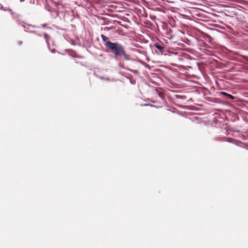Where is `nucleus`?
<instances>
[{"label": "nucleus", "instance_id": "1", "mask_svg": "<svg viewBox=\"0 0 248 248\" xmlns=\"http://www.w3.org/2000/svg\"><path fill=\"white\" fill-rule=\"evenodd\" d=\"M107 48L113 53L115 58L123 56L126 61L130 60L129 55L127 54L124 46L118 43H111L108 44Z\"/></svg>", "mask_w": 248, "mask_h": 248}, {"label": "nucleus", "instance_id": "2", "mask_svg": "<svg viewBox=\"0 0 248 248\" xmlns=\"http://www.w3.org/2000/svg\"><path fill=\"white\" fill-rule=\"evenodd\" d=\"M154 46L157 49V52L161 54H163L166 52L165 45L162 43L156 42Z\"/></svg>", "mask_w": 248, "mask_h": 248}, {"label": "nucleus", "instance_id": "3", "mask_svg": "<svg viewBox=\"0 0 248 248\" xmlns=\"http://www.w3.org/2000/svg\"><path fill=\"white\" fill-rule=\"evenodd\" d=\"M101 37L103 41L104 42L105 46L106 47V48H107L109 46L108 44H109V43H111L112 42L109 40V39L108 37L103 34L101 35Z\"/></svg>", "mask_w": 248, "mask_h": 248}, {"label": "nucleus", "instance_id": "4", "mask_svg": "<svg viewBox=\"0 0 248 248\" xmlns=\"http://www.w3.org/2000/svg\"><path fill=\"white\" fill-rule=\"evenodd\" d=\"M220 93L225 96H226L228 98L230 99H234V96H232V95L230 94H229L226 92H220Z\"/></svg>", "mask_w": 248, "mask_h": 248}, {"label": "nucleus", "instance_id": "5", "mask_svg": "<svg viewBox=\"0 0 248 248\" xmlns=\"http://www.w3.org/2000/svg\"><path fill=\"white\" fill-rule=\"evenodd\" d=\"M172 31L171 30H170L169 31H167L166 32V35H168L170 39L172 38V35L171 34Z\"/></svg>", "mask_w": 248, "mask_h": 248}, {"label": "nucleus", "instance_id": "6", "mask_svg": "<svg viewBox=\"0 0 248 248\" xmlns=\"http://www.w3.org/2000/svg\"><path fill=\"white\" fill-rule=\"evenodd\" d=\"M158 96L161 97V98H163L164 97V94L162 93L161 92H158Z\"/></svg>", "mask_w": 248, "mask_h": 248}, {"label": "nucleus", "instance_id": "7", "mask_svg": "<svg viewBox=\"0 0 248 248\" xmlns=\"http://www.w3.org/2000/svg\"><path fill=\"white\" fill-rule=\"evenodd\" d=\"M44 37L46 40L48 39V38H49V36L46 33H44Z\"/></svg>", "mask_w": 248, "mask_h": 248}, {"label": "nucleus", "instance_id": "8", "mask_svg": "<svg viewBox=\"0 0 248 248\" xmlns=\"http://www.w3.org/2000/svg\"><path fill=\"white\" fill-rule=\"evenodd\" d=\"M128 70L132 72H133L134 73H136V74L139 73V71L138 70H131V69H128Z\"/></svg>", "mask_w": 248, "mask_h": 248}, {"label": "nucleus", "instance_id": "9", "mask_svg": "<svg viewBox=\"0 0 248 248\" xmlns=\"http://www.w3.org/2000/svg\"><path fill=\"white\" fill-rule=\"evenodd\" d=\"M41 26L44 28H47V25L46 24H42Z\"/></svg>", "mask_w": 248, "mask_h": 248}, {"label": "nucleus", "instance_id": "10", "mask_svg": "<svg viewBox=\"0 0 248 248\" xmlns=\"http://www.w3.org/2000/svg\"><path fill=\"white\" fill-rule=\"evenodd\" d=\"M105 29H107V31L109 30V28H108V27H106Z\"/></svg>", "mask_w": 248, "mask_h": 248}, {"label": "nucleus", "instance_id": "11", "mask_svg": "<svg viewBox=\"0 0 248 248\" xmlns=\"http://www.w3.org/2000/svg\"><path fill=\"white\" fill-rule=\"evenodd\" d=\"M24 0H20V1H24Z\"/></svg>", "mask_w": 248, "mask_h": 248}]
</instances>
